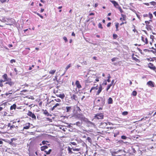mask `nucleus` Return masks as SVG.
<instances>
[{
    "label": "nucleus",
    "instance_id": "f257e3e1",
    "mask_svg": "<svg viewBox=\"0 0 156 156\" xmlns=\"http://www.w3.org/2000/svg\"><path fill=\"white\" fill-rule=\"evenodd\" d=\"M154 36H151L150 39H151V41H150L147 37L143 35L141 37V40L142 44L144 45L147 44L149 42L151 45L152 46V43L154 41Z\"/></svg>",
    "mask_w": 156,
    "mask_h": 156
},
{
    "label": "nucleus",
    "instance_id": "f03ea898",
    "mask_svg": "<svg viewBox=\"0 0 156 156\" xmlns=\"http://www.w3.org/2000/svg\"><path fill=\"white\" fill-rule=\"evenodd\" d=\"M102 87L101 85H100L99 87H98V85H97L95 87H92L91 88L90 90V92H91V91L92 90H94V91H95L96 90H98V91L96 92V95H98L100 94V93L101 91L102 90Z\"/></svg>",
    "mask_w": 156,
    "mask_h": 156
},
{
    "label": "nucleus",
    "instance_id": "7ed1b4c3",
    "mask_svg": "<svg viewBox=\"0 0 156 156\" xmlns=\"http://www.w3.org/2000/svg\"><path fill=\"white\" fill-rule=\"evenodd\" d=\"M104 117L103 113H97L95 115L94 119L100 120L102 119Z\"/></svg>",
    "mask_w": 156,
    "mask_h": 156
},
{
    "label": "nucleus",
    "instance_id": "20e7f679",
    "mask_svg": "<svg viewBox=\"0 0 156 156\" xmlns=\"http://www.w3.org/2000/svg\"><path fill=\"white\" fill-rule=\"evenodd\" d=\"M148 67L151 69L156 72V67L153 63L151 62L149 63L148 64Z\"/></svg>",
    "mask_w": 156,
    "mask_h": 156
},
{
    "label": "nucleus",
    "instance_id": "39448f33",
    "mask_svg": "<svg viewBox=\"0 0 156 156\" xmlns=\"http://www.w3.org/2000/svg\"><path fill=\"white\" fill-rule=\"evenodd\" d=\"M27 115L30 117H31L32 119H36V116L34 113H32L31 111H29Z\"/></svg>",
    "mask_w": 156,
    "mask_h": 156
},
{
    "label": "nucleus",
    "instance_id": "423d86ee",
    "mask_svg": "<svg viewBox=\"0 0 156 156\" xmlns=\"http://www.w3.org/2000/svg\"><path fill=\"white\" fill-rule=\"evenodd\" d=\"M147 84L149 87H155V84L154 83L151 81H148L147 83Z\"/></svg>",
    "mask_w": 156,
    "mask_h": 156
},
{
    "label": "nucleus",
    "instance_id": "0eeeda50",
    "mask_svg": "<svg viewBox=\"0 0 156 156\" xmlns=\"http://www.w3.org/2000/svg\"><path fill=\"white\" fill-rule=\"evenodd\" d=\"M5 84H8L10 87H11L14 85V83L12 81L11 79L9 78Z\"/></svg>",
    "mask_w": 156,
    "mask_h": 156
},
{
    "label": "nucleus",
    "instance_id": "6e6552de",
    "mask_svg": "<svg viewBox=\"0 0 156 156\" xmlns=\"http://www.w3.org/2000/svg\"><path fill=\"white\" fill-rule=\"evenodd\" d=\"M108 124L106 122H102L100 124V127L102 128H108L107 126Z\"/></svg>",
    "mask_w": 156,
    "mask_h": 156
},
{
    "label": "nucleus",
    "instance_id": "1a4fd4ad",
    "mask_svg": "<svg viewBox=\"0 0 156 156\" xmlns=\"http://www.w3.org/2000/svg\"><path fill=\"white\" fill-rule=\"evenodd\" d=\"M95 77L94 76H90L87 79L88 83H90L93 82L94 80Z\"/></svg>",
    "mask_w": 156,
    "mask_h": 156
},
{
    "label": "nucleus",
    "instance_id": "9d476101",
    "mask_svg": "<svg viewBox=\"0 0 156 156\" xmlns=\"http://www.w3.org/2000/svg\"><path fill=\"white\" fill-rule=\"evenodd\" d=\"M71 99L73 101L74 100L77 101L78 100L77 96L75 94H73L71 97Z\"/></svg>",
    "mask_w": 156,
    "mask_h": 156
},
{
    "label": "nucleus",
    "instance_id": "9b49d317",
    "mask_svg": "<svg viewBox=\"0 0 156 156\" xmlns=\"http://www.w3.org/2000/svg\"><path fill=\"white\" fill-rule=\"evenodd\" d=\"M75 85L77 87V88L80 89L82 88V86L80 83V82L78 80H76L75 82Z\"/></svg>",
    "mask_w": 156,
    "mask_h": 156
},
{
    "label": "nucleus",
    "instance_id": "f8f14e48",
    "mask_svg": "<svg viewBox=\"0 0 156 156\" xmlns=\"http://www.w3.org/2000/svg\"><path fill=\"white\" fill-rule=\"evenodd\" d=\"M103 99L101 98L100 99H99L96 101V103L98 104V106H100L101 105V103H102Z\"/></svg>",
    "mask_w": 156,
    "mask_h": 156
},
{
    "label": "nucleus",
    "instance_id": "ddd939ff",
    "mask_svg": "<svg viewBox=\"0 0 156 156\" xmlns=\"http://www.w3.org/2000/svg\"><path fill=\"white\" fill-rule=\"evenodd\" d=\"M25 125L26 126H24L23 127V129H27L30 128V123L28 122L27 123L25 124Z\"/></svg>",
    "mask_w": 156,
    "mask_h": 156
},
{
    "label": "nucleus",
    "instance_id": "4468645a",
    "mask_svg": "<svg viewBox=\"0 0 156 156\" xmlns=\"http://www.w3.org/2000/svg\"><path fill=\"white\" fill-rule=\"evenodd\" d=\"M110 1L114 5V6L118 8L119 6H120L119 4L116 1L110 0Z\"/></svg>",
    "mask_w": 156,
    "mask_h": 156
},
{
    "label": "nucleus",
    "instance_id": "2eb2a0df",
    "mask_svg": "<svg viewBox=\"0 0 156 156\" xmlns=\"http://www.w3.org/2000/svg\"><path fill=\"white\" fill-rule=\"evenodd\" d=\"M121 16H122L120 18V20L122 21H126V16L125 15H124L123 14H121Z\"/></svg>",
    "mask_w": 156,
    "mask_h": 156
},
{
    "label": "nucleus",
    "instance_id": "dca6fc26",
    "mask_svg": "<svg viewBox=\"0 0 156 156\" xmlns=\"http://www.w3.org/2000/svg\"><path fill=\"white\" fill-rule=\"evenodd\" d=\"M132 59L135 61L136 62H140V60L136 58V57L134 56V54H132Z\"/></svg>",
    "mask_w": 156,
    "mask_h": 156
},
{
    "label": "nucleus",
    "instance_id": "f3484780",
    "mask_svg": "<svg viewBox=\"0 0 156 156\" xmlns=\"http://www.w3.org/2000/svg\"><path fill=\"white\" fill-rule=\"evenodd\" d=\"M61 105V104L60 103H56L55 104V105L51 108V111H53L58 106H59Z\"/></svg>",
    "mask_w": 156,
    "mask_h": 156
},
{
    "label": "nucleus",
    "instance_id": "a211bd4d",
    "mask_svg": "<svg viewBox=\"0 0 156 156\" xmlns=\"http://www.w3.org/2000/svg\"><path fill=\"white\" fill-rule=\"evenodd\" d=\"M2 77L4 79V80H5V81H6L9 80V78H8L7 75L5 73L2 76Z\"/></svg>",
    "mask_w": 156,
    "mask_h": 156
},
{
    "label": "nucleus",
    "instance_id": "6ab92c4d",
    "mask_svg": "<svg viewBox=\"0 0 156 156\" xmlns=\"http://www.w3.org/2000/svg\"><path fill=\"white\" fill-rule=\"evenodd\" d=\"M48 147L47 146H42L41 147V150L42 151H45V150L48 148Z\"/></svg>",
    "mask_w": 156,
    "mask_h": 156
},
{
    "label": "nucleus",
    "instance_id": "aec40b11",
    "mask_svg": "<svg viewBox=\"0 0 156 156\" xmlns=\"http://www.w3.org/2000/svg\"><path fill=\"white\" fill-rule=\"evenodd\" d=\"M113 100L111 98H109L108 101V104H112L113 103Z\"/></svg>",
    "mask_w": 156,
    "mask_h": 156
},
{
    "label": "nucleus",
    "instance_id": "412c9836",
    "mask_svg": "<svg viewBox=\"0 0 156 156\" xmlns=\"http://www.w3.org/2000/svg\"><path fill=\"white\" fill-rule=\"evenodd\" d=\"M57 96L59 97L62 99H63L65 97V96L64 94H61L58 95H57Z\"/></svg>",
    "mask_w": 156,
    "mask_h": 156
},
{
    "label": "nucleus",
    "instance_id": "4be33fe9",
    "mask_svg": "<svg viewBox=\"0 0 156 156\" xmlns=\"http://www.w3.org/2000/svg\"><path fill=\"white\" fill-rule=\"evenodd\" d=\"M16 104H14L13 105L11 106L10 108V109L11 110H12L13 109H15L16 108Z\"/></svg>",
    "mask_w": 156,
    "mask_h": 156
},
{
    "label": "nucleus",
    "instance_id": "5701e85b",
    "mask_svg": "<svg viewBox=\"0 0 156 156\" xmlns=\"http://www.w3.org/2000/svg\"><path fill=\"white\" fill-rule=\"evenodd\" d=\"M56 71V70L55 69L51 70L49 72V73L50 74L53 75L55 74Z\"/></svg>",
    "mask_w": 156,
    "mask_h": 156
},
{
    "label": "nucleus",
    "instance_id": "b1692460",
    "mask_svg": "<svg viewBox=\"0 0 156 156\" xmlns=\"http://www.w3.org/2000/svg\"><path fill=\"white\" fill-rule=\"evenodd\" d=\"M66 112H69L70 110L72 108L71 107L67 106L66 107Z\"/></svg>",
    "mask_w": 156,
    "mask_h": 156
},
{
    "label": "nucleus",
    "instance_id": "393cba45",
    "mask_svg": "<svg viewBox=\"0 0 156 156\" xmlns=\"http://www.w3.org/2000/svg\"><path fill=\"white\" fill-rule=\"evenodd\" d=\"M117 154L118 153H117V152H113L112 153V154L113 156H121L120 155H119V154Z\"/></svg>",
    "mask_w": 156,
    "mask_h": 156
},
{
    "label": "nucleus",
    "instance_id": "a878e982",
    "mask_svg": "<svg viewBox=\"0 0 156 156\" xmlns=\"http://www.w3.org/2000/svg\"><path fill=\"white\" fill-rule=\"evenodd\" d=\"M149 3L151 5L154 6L156 5V2H155L154 1H152V2H151Z\"/></svg>",
    "mask_w": 156,
    "mask_h": 156
},
{
    "label": "nucleus",
    "instance_id": "bb28decb",
    "mask_svg": "<svg viewBox=\"0 0 156 156\" xmlns=\"http://www.w3.org/2000/svg\"><path fill=\"white\" fill-rule=\"evenodd\" d=\"M99 78H100L98 77H95L94 80H95V81L94 82V83H96L97 82H98L99 80Z\"/></svg>",
    "mask_w": 156,
    "mask_h": 156
},
{
    "label": "nucleus",
    "instance_id": "cd10ccee",
    "mask_svg": "<svg viewBox=\"0 0 156 156\" xmlns=\"http://www.w3.org/2000/svg\"><path fill=\"white\" fill-rule=\"evenodd\" d=\"M150 21L151 22L152 21V20H150L149 21H145V24H146V26H147V25H149V24L150 23Z\"/></svg>",
    "mask_w": 156,
    "mask_h": 156
},
{
    "label": "nucleus",
    "instance_id": "c85d7f7f",
    "mask_svg": "<svg viewBox=\"0 0 156 156\" xmlns=\"http://www.w3.org/2000/svg\"><path fill=\"white\" fill-rule=\"evenodd\" d=\"M137 93L136 91L134 90L133 91L132 94L133 96H135L137 95Z\"/></svg>",
    "mask_w": 156,
    "mask_h": 156
},
{
    "label": "nucleus",
    "instance_id": "c756f323",
    "mask_svg": "<svg viewBox=\"0 0 156 156\" xmlns=\"http://www.w3.org/2000/svg\"><path fill=\"white\" fill-rule=\"evenodd\" d=\"M34 12L36 14H37L38 16H39L41 19H43V16H42L41 15V14H40L39 13H38L37 12Z\"/></svg>",
    "mask_w": 156,
    "mask_h": 156
},
{
    "label": "nucleus",
    "instance_id": "7c9ffc66",
    "mask_svg": "<svg viewBox=\"0 0 156 156\" xmlns=\"http://www.w3.org/2000/svg\"><path fill=\"white\" fill-rule=\"evenodd\" d=\"M150 48L153 49V47H152L151 48ZM150 51L152 52L154 54H155V53H156V49L154 48V50H150Z\"/></svg>",
    "mask_w": 156,
    "mask_h": 156
},
{
    "label": "nucleus",
    "instance_id": "2f4dec72",
    "mask_svg": "<svg viewBox=\"0 0 156 156\" xmlns=\"http://www.w3.org/2000/svg\"><path fill=\"white\" fill-rule=\"evenodd\" d=\"M148 16L149 17L151 20L153 18V16L152 15V14L150 12H149Z\"/></svg>",
    "mask_w": 156,
    "mask_h": 156
},
{
    "label": "nucleus",
    "instance_id": "473e14b6",
    "mask_svg": "<svg viewBox=\"0 0 156 156\" xmlns=\"http://www.w3.org/2000/svg\"><path fill=\"white\" fill-rule=\"evenodd\" d=\"M138 49L141 54H142L143 55H145V53L144 52H143L139 48H138Z\"/></svg>",
    "mask_w": 156,
    "mask_h": 156
},
{
    "label": "nucleus",
    "instance_id": "72a5a7b5",
    "mask_svg": "<svg viewBox=\"0 0 156 156\" xmlns=\"http://www.w3.org/2000/svg\"><path fill=\"white\" fill-rule=\"evenodd\" d=\"M113 38L114 39H115L118 37V35L116 34H113Z\"/></svg>",
    "mask_w": 156,
    "mask_h": 156
},
{
    "label": "nucleus",
    "instance_id": "f704fd0d",
    "mask_svg": "<svg viewBox=\"0 0 156 156\" xmlns=\"http://www.w3.org/2000/svg\"><path fill=\"white\" fill-rule=\"evenodd\" d=\"M71 66V64H69L65 68V69L66 70H67L69 68H70Z\"/></svg>",
    "mask_w": 156,
    "mask_h": 156
},
{
    "label": "nucleus",
    "instance_id": "c9c22d12",
    "mask_svg": "<svg viewBox=\"0 0 156 156\" xmlns=\"http://www.w3.org/2000/svg\"><path fill=\"white\" fill-rule=\"evenodd\" d=\"M112 84H110L108 85L107 87L106 88V91H108V90L110 89V88L112 86Z\"/></svg>",
    "mask_w": 156,
    "mask_h": 156
},
{
    "label": "nucleus",
    "instance_id": "e433bc0d",
    "mask_svg": "<svg viewBox=\"0 0 156 156\" xmlns=\"http://www.w3.org/2000/svg\"><path fill=\"white\" fill-rule=\"evenodd\" d=\"M146 28L148 30H151V27L150 25L146 26Z\"/></svg>",
    "mask_w": 156,
    "mask_h": 156
},
{
    "label": "nucleus",
    "instance_id": "4c0bfd02",
    "mask_svg": "<svg viewBox=\"0 0 156 156\" xmlns=\"http://www.w3.org/2000/svg\"><path fill=\"white\" fill-rule=\"evenodd\" d=\"M45 151V152L46 153V154H49L51 153V150L50 149L48 151Z\"/></svg>",
    "mask_w": 156,
    "mask_h": 156
},
{
    "label": "nucleus",
    "instance_id": "58836bf2",
    "mask_svg": "<svg viewBox=\"0 0 156 156\" xmlns=\"http://www.w3.org/2000/svg\"><path fill=\"white\" fill-rule=\"evenodd\" d=\"M87 140L90 143H91L92 142V140L91 138L89 137H88Z\"/></svg>",
    "mask_w": 156,
    "mask_h": 156
},
{
    "label": "nucleus",
    "instance_id": "ea45409f",
    "mask_svg": "<svg viewBox=\"0 0 156 156\" xmlns=\"http://www.w3.org/2000/svg\"><path fill=\"white\" fill-rule=\"evenodd\" d=\"M54 101L58 102H60L61 101V100L59 98L55 99Z\"/></svg>",
    "mask_w": 156,
    "mask_h": 156
},
{
    "label": "nucleus",
    "instance_id": "a19ab883",
    "mask_svg": "<svg viewBox=\"0 0 156 156\" xmlns=\"http://www.w3.org/2000/svg\"><path fill=\"white\" fill-rule=\"evenodd\" d=\"M98 27L99 28H101V29H103V27L102 26V24L101 23H99L98 24Z\"/></svg>",
    "mask_w": 156,
    "mask_h": 156
},
{
    "label": "nucleus",
    "instance_id": "79ce46f5",
    "mask_svg": "<svg viewBox=\"0 0 156 156\" xmlns=\"http://www.w3.org/2000/svg\"><path fill=\"white\" fill-rule=\"evenodd\" d=\"M118 9L120 11V12L121 13L123 12V11L122 10V9L121 7L120 6H119V7H118Z\"/></svg>",
    "mask_w": 156,
    "mask_h": 156
},
{
    "label": "nucleus",
    "instance_id": "37998d69",
    "mask_svg": "<svg viewBox=\"0 0 156 156\" xmlns=\"http://www.w3.org/2000/svg\"><path fill=\"white\" fill-rule=\"evenodd\" d=\"M128 114V112L127 111L123 112L122 113V115H126Z\"/></svg>",
    "mask_w": 156,
    "mask_h": 156
},
{
    "label": "nucleus",
    "instance_id": "c03bdc74",
    "mask_svg": "<svg viewBox=\"0 0 156 156\" xmlns=\"http://www.w3.org/2000/svg\"><path fill=\"white\" fill-rule=\"evenodd\" d=\"M121 138L122 139L126 140V139H127V137L126 136H125L122 135V136H121Z\"/></svg>",
    "mask_w": 156,
    "mask_h": 156
},
{
    "label": "nucleus",
    "instance_id": "a18cd8bd",
    "mask_svg": "<svg viewBox=\"0 0 156 156\" xmlns=\"http://www.w3.org/2000/svg\"><path fill=\"white\" fill-rule=\"evenodd\" d=\"M44 114H45V115H49V113H48V112L46 110H45L44 111Z\"/></svg>",
    "mask_w": 156,
    "mask_h": 156
},
{
    "label": "nucleus",
    "instance_id": "49530a36",
    "mask_svg": "<svg viewBox=\"0 0 156 156\" xmlns=\"http://www.w3.org/2000/svg\"><path fill=\"white\" fill-rule=\"evenodd\" d=\"M68 150L69 153H71V154L73 153V152H72V151H71V149L69 147L68 148Z\"/></svg>",
    "mask_w": 156,
    "mask_h": 156
},
{
    "label": "nucleus",
    "instance_id": "de8ad7c7",
    "mask_svg": "<svg viewBox=\"0 0 156 156\" xmlns=\"http://www.w3.org/2000/svg\"><path fill=\"white\" fill-rule=\"evenodd\" d=\"M81 124L80 122H78L76 123V125L79 126H80Z\"/></svg>",
    "mask_w": 156,
    "mask_h": 156
},
{
    "label": "nucleus",
    "instance_id": "09e8293b",
    "mask_svg": "<svg viewBox=\"0 0 156 156\" xmlns=\"http://www.w3.org/2000/svg\"><path fill=\"white\" fill-rule=\"evenodd\" d=\"M10 62L11 63H12L13 62H16V60L14 59H11L10 61Z\"/></svg>",
    "mask_w": 156,
    "mask_h": 156
},
{
    "label": "nucleus",
    "instance_id": "8fccbe9b",
    "mask_svg": "<svg viewBox=\"0 0 156 156\" xmlns=\"http://www.w3.org/2000/svg\"><path fill=\"white\" fill-rule=\"evenodd\" d=\"M144 52H150V50L147 49H144Z\"/></svg>",
    "mask_w": 156,
    "mask_h": 156
},
{
    "label": "nucleus",
    "instance_id": "3c124183",
    "mask_svg": "<svg viewBox=\"0 0 156 156\" xmlns=\"http://www.w3.org/2000/svg\"><path fill=\"white\" fill-rule=\"evenodd\" d=\"M115 26L116 28H118L119 27V23H115Z\"/></svg>",
    "mask_w": 156,
    "mask_h": 156
},
{
    "label": "nucleus",
    "instance_id": "603ef678",
    "mask_svg": "<svg viewBox=\"0 0 156 156\" xmlns=\"http://www.w3.org/2000/svg\"><path fill=\"white\" fill-rule=\"evenodd\" d=\"M46 142H48V141H42V144H43V145H44V144H47L46 143Z\"/></svg>",
    "mask_w": 156,
    "mask_h": 156
},
{
    "label": "nucleus",
    "instance_id": "864d4df0",
    "mask_svg": "<svg viewBox=\"0 0 156 156\" xmlns=\"http://www.w3.org/2000/svg\"><path fill=\"white\" fill-rule=\"evenodd\" d=\"M7 1V0H0V2L2 3Z\"/></svg>",
    "mask_w": 156,
    "mask_h": 156
},
{
    "label": "nucleus",
    "instance_id": "5fc2aeb1",
    "mask_svg": "<svg viewBox=\"0 0 156 156\" xmlns=\"http://www.w3.org/2000/svg\"><path fill=\"white\" fill-rule=\"evenodd\" d=\"M63 39L66 42L68 41V40L66 37H63Z\"/></svg>",
    "mask_w": 156,
    "mask_h": 156
},
{
    "label": "nucleus",
    "instance_id": "6e6d98bb",
    "mask_svg": "<svg viewBox=\"0 0 156 156\" xmlns=\"http://www.w3.org/2000/svg\"><path fill=\"white\" fill-rule=\"evenodd\" d=\"M15 126L14 125H12L10 127V129H12V128H15Z\"/></svg>",
    "mask_w": 156,
    "mask_h": 156
},
{
    "label": "nucleus",
    "instance_id": "4d7b16f0",
    "mask_svg": "<svg viewBox=\"0 0 156 156\" xmlns=\"http://www.w3.org/2000/svg\"><path fill=\"white\" fill-rule=\"evenodd\" d=\"M116 59V58H113L111 59V60L112 62H114L115 61Z\"/></svg>",
    "mask_w": 156,
    "mask_h": 156
},
{
    "label": "nucleus",
    "instance_id": "13d9d810",
    "mask_svg": "<svg viewBox=\"0 0 156 156\" xmlns=\"http://www.w3.org/2000/svg\"><path fill=\"white\" fill-rule=\"evenodd\" d=\"M73 150L74 151H79V149L78 148H72Z\"/></svg>",
    "mask_w": 156,
    "mask_h": 156
},
{
    "label": "nucleus",
    "instance_id": "bf43d9fd",
    "mask_svg": "<svg viewBox=\"0 0 156 156\" xmlns=\"http://www.w3.org/2000/svg\"><path fill=\"white\" fill-rule=\"evenodd\" d=\"M111 23H110V22L108 23L107 24V27H109L111 26Z\"/></svg>",
    "mask_w": 156,
    "mask_h": 156
},
{
    "label": "nucleus",
    "instance_id": "052dcab7",
    "mask_svg": "<svg viewBox=\"0 0 156 156\" xmlns=\"http://www.w3.org/2000/svg\"><path fill=\"white\" fill-rule=\"evenodd\" d=\"M5 82V80H2V79H1L0 80V83H2L3 82Z\"/></svg>",
    "mask_w": 156,
    "mask_h": 156
},
{
    "label": "nucleus",
    "instance_id": "680f3d73",
    "mask_svg": "<svg viewBox=\"0 0 156 156\" xmlns=\"http://www.w3.org/2000/svg\"><path fill=\"white\" fill-rule=\"evenodd\" d=\"M148 16V15L147 14H144L143 15V16L144 17H147Z\"/></svg>",
    "mask_w": 156,
    "mask_h": 156
},
{
    "label": "nucleus",
    "instance_id": "e2e57ef3",
    "mask_svg": "<svg viewBox=\"0 0 156 156\" xmlns=\"http://www.w3.org/2000/svg\"><path fill=\"white\" fill-rule=\"evenodd\" d=\"M144 4L146 5H147V6H148L150 5V3H144Z\"/></svg>",
    "mask_w": 156,
    "mask_h": 156
},
{
    "label": "nucleus",
    "instance_id": "0e129e2a",
    "mask_svg": "<svg viewBox=\"0 0 156 156\" xmlns=\"http://www.w3.org/2000/svg\"><path fill=\"white\" fill-rule=\"evenodd\" d=\"M71 144H73V145H76V144L75 142H72Z\"/></svg>",
    "mask_w": 156,
    "mask_h": 156
},
{
    "label": "nucleus",
    "instance_id": "69168bd1",
    "mask_svg": "<svg viewBox=\"0 0 156 156\" xmlns=\"http://www.w3.org/2000/svg\"><path fill=\"white\" fill-rule=\"evenodd\" d=\"M94 15V13L93 12H91L89 14V16H92V15Z\"/></svg>",
    "mask_w": 156,
    "mask_h": 156
},
{
    "label": "nucleus",
    "instance_id": "338daca9",
    "mask_svg": "<svg viewBox=\"0 0 156 156\" xmlns=\"http://www.w3.org/2000/svg\"><path fill=\"white\" fill-rule=\"evenodd\" d=\"M72 36H75V34L74 33V32H73L72 34Z\"/></svg>",
    "mask_w": 156,
    "mask_h": 156
},
{
    "label": "nucleus",
    "instance_id": "774afa93",
    "mask_svg": "<svg viewBox=\"0 0 156 156\" xmlns=\"http://www.w3.org/2000/svg\"><path fill=\"white\" fill-rule=\"evenodd\" d=\"M44 9H41V12H42L43 11H44Z\"/></svg>",
    "mask_w": 156,
    "mask_h": 156
}]
</instances>
